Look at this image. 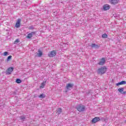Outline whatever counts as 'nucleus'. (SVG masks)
Wrapping results in <instances>:
<instances>
[{
  "instance_id": "f257e3e1",
  "label": "nucleus",
  "mask_w": 126,
  "mask_h": 126,
  "mask_svg": "<svg viewBox=\"0 0 126 126\" xmlns=\"http://www.w3.org/2000/svg\"><path fill=\"white\" fill-rule=\"evenodd\" d=\"M107 68L106 67V66H102L100 68H99L97 71V74H100V75H102V74H104L106 73V71H107Z\"/></svg>"
},
{
  "instance_id": "f03ea898",
  "label": "nucleus",
  "mask_w": 126,
  "mask_h": 126,
  "mask_svg": "<svg viewBox=\"0 0 126 126\" xmlns=\"http://www.w3.org/2000/svg\"><path fill=\"white\" fill-rule=\"evenodd\" d=\"M76 109H77L78 112H84V111H85V106L79 104L76 106Z\"/></svg>"
},
{
  "instance_id": "7ed1b4c3",
  "label": "nucleus",
  "mask_w": 126,
  "mask_h": 126,
  "mask_svg": "<svg viewBox=\"0 0 126 126\" xmlns=\"http://www.w3.org/2000/svg\"><path fill=\"white\" fill-rule=\"evenodd\" d=\"M56 55H57V52L56 51L53 50L51 51L49 54H48V57L49 58H53V57H55Z\"/></svg>"
},
{
  "instance_id": "20e7f679",
  "label": "nucleus",
  "mask_w": 126,
  "mask_h": 126,
  "mask_svg": "<svg viewBox=\"0 0 126 126\" xmlns=\"http://www.w3.org/2000/svg\"><path fill=\"white\" fill-rule=\"evenodd\" d=\"M101 121V119L100 118L98 117H94V119L92 120V124H96V123H97V122H100Z\"/></svg>"
},
{
  "instance_id": "39448f33",
  "label": "nucleus",
  "mask_w": 126,
  "mask_h": 126,
  "mask_svg": "<svg viewBox=\"0 0 126 126\" xmlns=\"http://www.w3.org/2000/svg\"><path fill=\"white\" fill-rule=\"evenodd\" d=\"M105 63H106V60L105 58H102L97 64H99V65H104Z\"/></svg>"
},
{
  "instance_id": "423d86ee",
  "label": "nucleus",
  "mask_w": 126,
  "mask_h": 126,
  "mask_svg": "<svg viewBox=\"0 0 126 126\" xmlns=\"http://www.w3.org/2000/svg\"><path fill=\"white\" fill-rule=\"evenodd\" d=\"M73 84L68 83L67 84L66 86V88L67 90H70V89H72V88H73Z\"/></svg>"
},
{
  "instance_id": "0eeeda50",
  "label": "nucleus",
  "mask_w": 126,
  "mask_h": 126,
  "mask_svg": "<svg viewBox=\"0 0 126 126\" xmlns=\"http://www.w3.org/2000/svg\"><path fill=\"white\" fill-rule=\"evenodd\" d=\"M13 71V68L12 67L8 68L6 71V74H11V72Z\"/></svg>"
},
{
  "instance_id": "6e6552de",
  "label": "nucleus",
  "mask_w": 126,
  "mask_h": 126,
  "mask_svg": "<svg viewBox=\"0 0 126 126\" xmlns=\"http://www.w3.org/2000/svg\"><path fill=\"white\" fill-rule=\"evenodd\" d=\"M124 89H125V88H120L118 89V91L121 94L125 95V94H126V91L124 92Z\"/></svg>"
},
{
  "instance_id": "1a4fd4ad",
  "label": "nucleus",
  "mask_w": 126,
  "mask_h": 126,
  "mask_svg": "<svg viewBox=\"0 0 126 126\" xmlns=\"http://www.w3.org/2000/svg\"><path fill=\"white\" fill-rule=\"evenodd\" d=\"M20 22H21V19H18V20L15 25V27H16V28H19V27H20Z\"/></svg>"
},
{
  "instance_id": "9d476101",
  "label": "nucleus",
  "mask_w": 126,
  "mask_h": 126,
  "mask_svg": "<svg viewBox=\"0 0 126 126\" xmlns=\"http://www.w3.org/2000/svg\"><path fill=\"white\" fill-rule=\"evenodd\" d=\"M111 8V6L109 5V4H105L103 6V10H109V8Z\"/></svg>"
},
{
  "instance_id": "9b49d317",
  "label": "nucleus",
  "mask_w": 126,
  "mask_h": 126,
  "mask_svg": "<svg viewBox=\"0 0 126 126\" xmlns=\"http://www.w3.org/2000/svg\"><path fill=\"white\" fill-rule=\"evenodd\" d=\"M124 84H126V81H122L120 82L116 83V86H120V85H123Z\"/></svg>"
},
{
  "instance_id": "f8f14e48",
  "label": "nucleus",
  "mask_w": 126,
  "mask_h": 126,
  "mask_svg": "<svg viewBox=\"0 0 126 126\" xmlns=\"http://www.w3.org/2000/svg\"><path fill=\"white\" fill-rule=\"evenodd\" d=\"M90 47H91L92 49H94V48H95V49H98V48H99L100 46H98V45L95 43H93L91 45H90Z\"/></svg>"
},
{
  "instance_id": "ddd939ff",
  "label": "nucleus",
  "mask_w": 126,
  "mask_h": 126,
  "mask_svg": "<svg viewBox=\"0 0 126 126\" xmlns=\"http://www.w3.org/2000/svg\"><path fill=\"white\" fill-rule=\"evenodd\" d=\"M112 4H117L119 2V0H109Z\"/></svg>"
},
{
  "instance_id": "4468645a",
  "label": "nucleus",
  "mask_w": 126,
  "mask_h": 126,
  "mask_svg": "<svg viewBox=\"0 0 126 126\" xmlns=\"http://www.w3.org/2000/svg\"><path fill=\"white\" fill-rule=\"evenodd\" d=\"M43 56V52L40 49L38 50L37 57L41 58Z\"/></svg>"
},
{
  "instance_id": "2eb2a0df",
  "label": "nucleus",
  "mask_w": 126,
  "mask_h": 126,
  "mask_svg": "<svg viewBox=\"0 0 126 126\" xmlns=\"http://www.w3.org/2000/svg\"><path fill=\"white\" fill-rule=\"evenodd\" d=\"M62 109L61 108H58L57 110H56V113L60 115L62 113Z\"/></svg>"
},
{
  "instance_id": "dca6fc26",
  "label": "nucleus",
  "mask_w": 126,
  "mask_h": 126,
  "mask_svg": "<svg viewBox=\"0 0 126 126\" xmlns=\"http://www.w3.org/2000/svg\"><path fill=\"white\" fill-rule=\"evenodd\" d=\"M38 97L41 99H44V98H46V95L44 94H41L38 96Z\"/></svg>"
},
{
  "instance_id": "f3484780",
  "label": "nucleus",
  "mask_w": 126,
  "mask_h": 126,
  "mask_svg": "<svg viewBox=\"0 0 126 126\" xmlns=\"http://www.w3.org/2000/svg\"><path fill=\"white\" fill-rule=\"evenodd\" d=\"M46 81H43L42 83L41 84L40 88H44L45 87V85H46Z\"/></svg>"
},
{
  "instance_id": "a211bd4d",
  "label": "nucleus",
  "mask_w": 126,
  "mask_h": 126,
  "mask_svg": "<svg viewBox=\"0 0 126 126\" xmlns=\"http://www.w3.org/2000/svg\"><path fill=\"white\" fill-rule=\"evenodd\" d=\"M16 83H18L19 84L20 83H21V82H22V81H21L20 79H16Z\"/></svg>"
},
{
  "instance_id": "6ab92c4d",
  "label": "nucleus",
  "mask_w": 126,
  "mask_h": 126,
  "mask_svg": "<svg viewBox=\"0 0 126 126\" xmlns=\"http://www.w3.org/2000/svg\"><path fill=\"white\" fill-rule=\"evenodd\" d=\"M102 37L104 39H106V38H108V35H107V34L106 33H104L102 35Z\"/></svg>"
},
{
  "instance_id": "aec40b11",
  "label": "nucleus",
  "mask_w": 126,
  "mask_h": 126,
  "mask_svg": "<svg viewBox=\"0 0 126 126\" xmlns=\"http://www.w3.org/2000/svg\"><path fill=\"white\" fill-rule=\"evenodd\" d=\"M20 42V40H19V39L17 38L16 39V40L14 42V44H18Z\"/></svg>"
},
{
  "instance_id": "412c9836",
  "label": "nucleus",
  "mask_w": 126,
  "mask_h": 126,
  "mask_svg": "<svg viewBox=\"0 0 126 126\" xmlns=\"http://www.w3.org/2000/svg\"><path fill=\"white\" fill-rule=\"evenodd\" d=\"M32 37H33V36L31 33H29L27 35L28 39H31V38H32Z\"/></svg>"
},
{
  "instance_id": "4be33fe9",
  "label": "nucleus",
  "mask_w": 126,
  "mask_h": 126,
  "mask_svg": "<svg viewBox=\"0 0 126 126\" xmlns=\"http://www.w3.org/2000/svg\"><path fill=\"white\" fill-rule=\"evenodd\" d=\"M20 120H21L22 121L24 122V121H25V120H26V118L24 116H21L20 117Z\"/></svg>"
},
{
  "instance_id": "5701e85b",
  "label": "nucleus",
  "mask_w": 126,
  "mask_h": 126,
  "mask_svg": "<svg viewBox=\"0 0 126 126\" xmlns=\"http://www.w3.org/2000/svg\"><path fill=\"white\" fill-rule=\"evenodd\" d=\"M11 58H12L11 55L9 56L7 58V62L10 61V60H11Z\"/></svg>"
},
{
  "instance_id": "b1692460",
  "label": "nucleus",
  "mask_w": 126,
  "mask_h": 126,
  "mask_svg": "<svg viewBox=\"0 0 126 126\" xmlns=\"http://www.w3.org/2000/svg\"><path fill=\"white\" fill-rule=\"evenodd\" d=\"M29 29H30V30H33V29H34V27L33 26H31L29 28Z\"/></svg>"
},
{
  "instance_id": "393cba45",
  "label": "nucleus",
  "mask_w": 126,
  "mask_h": 126,
  "mask_svg": "<svg viewBox=\"0 0 126 126\" xmlns=\"http://www.w3.org/2000/svg\"><path fill=\"white\" fill-rule=\"evenodd\" d=\"M30 34H31L33 36V35H35V34H36V32H32L31 33H30Z\"/></svg>"
},
{
  "instance_id": "a878e982",
  "label": "nucleus",
  "mask_w": 126,
  "mask_h": 126,
  "mask_svg": "<svg viewBox=\"0 0 126 126\" xmlns=\"http://www.w3.org/2000/svg\"><path fill=\"white\" fill-rule=\"evenodd\" d=\"M7 54H8V52H4L3 53L4 56H7Z\"/></svg>"
}]
</instances>
